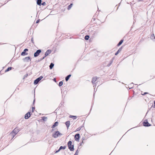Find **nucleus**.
I'll return each mask as SVG.
<instances>
[{"label":"nucleus","mask_w":155,"mask_h":155,"mask_svg":"<svg viewBox=\"0 0 155 155\" xmlns=\"http://www.w3.org/2000/svg\"><path fill=\"white\" fill-rule=\"evenodd\" d=\"M68 148L71 151H73L74 150V145L72 144V142L69 141L68 143Z\"/></svg>","instance_id":"nucleus-1"},{"label":"nucleus","mask_w":155,"mask_h":155,"mask_svg":"<svg viewBox=\"0 0 155 155\" xmlns=\"http://www.w3.org/2000/svg\"><path fill=\"white\" fill-rule=\"evenodd\" d=\"M62 135V134L60 133L58 131H56L53 134L52 137L54 138H56L60 135Z\"/></svg>","instance_id":"nucleus-2"},{"label":"nucleus","mask_w":155,"mask_h":155,"mask_svg":"<svg viewBox=\"0 0 155 155\" xmlns=\"http://www.w3.org/2000/svg\"><path fill=\"white\" fill-rule=\"evenodd\" d=\"M143 124L145 127H149L151 126V124L148 122L147 120H145L143 122Z\"/></svg>","instance_id":"nucleus-3"},{"label":"nucleus","mask_w":155,"mask_h":155,"mask_svg":"<svg viewBox=\"0 0 155 155\" xmlns=\"http://www.w3.org/2000/svg\"><path fill=\"white\" fill-rule=\"evenodd\" d=\"M51 51L50 50H48L45 53V56L43 57L42 59H44L48 55L51 53Z\"/></svg>","instance_id":"nucleus-4"},{"label":"nucleus","mask_w":155,"mask_h":155,"mask_svg":"<svg viewBox=\"0 0 155 155\" xmlns=\"http://www.w3.org/2000/svg\"><path fill=\"white\" fill-rule=\"evenodd\" d=\"M31 114L29 112L26 114L25 116V118L26 119H28L31 116Z\"/></svg>","instance_id":"nucleus-5"},{"label":"nucleus","mask_w":155,"mask_h":155,"mask_svg":"<svg viewBox=\"0 0 155 155\" xmlns=\"http://www.w3.org/2000/svg\"><path fill=\"white\" fill-rule=\"evenodd\" d=\"M20 131L18 127L15 128L12 131L13 132H14L17 134Z\"/></svg>","instance_id":"nucleus-6"},{"label":"nucleus","mask_w":155,"mask_h":155,"mask_svg":"<svg viewBox=\"0 0 155 155\" xmlns=\"http://www.w3.org/2000/svg\"><path fill=\"white\" fill-rule=\"evenodd\" d=\"M41 52V50H37L36 52L34 54V56L35 57H36L38 56L39 54Z\"/></svg>","instance_id":"nucleus-7"},{"label":"nucleus","mask_w":155,"mask_h":155,"mask_svg":"<svg viewBox=\"0 0 155 155\" xmlns=\"http://www.w3.org/2000/svg\"><path fill=\"white\" fill-rule=\"evenodd\" d=\"M28 49H24V51L21 53V55L25 56L26 55H27L28 53H26V52L28 51Z\"/></svg>","instance_id":"nucleus-8"},{"label":"nucleus","mask_w":155,"mask_h":155,"mask_svg":"<svg viewBox=\"0 0 155 155\" xmlns=\"http://www.w3.org/2000/svg\"><path fill=\"white\" fill-rule=\"evenodd\" d=\"M97 79V78L96 77H93L92 78L91 82L93 84H94L96 81Z\"/></svg>","instance_id":"nucleus-9"},{"label":"nucleus","mask_w":155,"mask_h":155,"mask_svg":"<svg viewBox=\"0 0 155 155\" xmlns=\"http://www.w3.org/2000/svg\"><path fill=\"white\" fill-rule=\"evenodd\" d=\"M65 148V147H62V146H61L59 149L57 150L55 152V153H57L60 151V150L61 149H64Z\"/></svg>","instance_id":"nucleus-10"},{"label":"nucleus","mask_w":155,"mask_h":155,"mask_svg":"<svg viewBox=\"0 0 155 155\" xmlns=\"http://www.w3.org/2000/svg\"><path fill=\"white\" fill-rule=\"evenodd\" d=\"M58 124V122H55L54 125L52 126V128L55 127L56 126H57Z\"/></svg>","instance_id":"nucleus-11"},{"label":"nucleus","mask_w":155,"mask_h":155,"mask_svg":"<svg viewBox=\"0 0 155 155\" xmlns=\"http://www.w3.org/2000/svg\"><path fill=\"white\" fill-rule=\"evenodd\" d=\"M10 134L11 136L12 137V138H13L16 134L14 132H13L12 131V132L10 133Z\"/></svg>","instance_id":"nucleus-12"},{"label":"nucleus","mask_w":155,"mask_h":155,"mask_svg":"<svg viewBox=\"0 0 155 155\" xmlns=\"http://www.w3.org/2000/svg\"><path fill=\"white\" fill-rule=\"evenodd\" d=\"M122 47H121L120 48H119L118 51L115 54V55H117L122 50Z\"/></svg>","instance_id":"nucleus-13"},{"label":"nucleus","mask_w":155,"mask_h":155,"mask_svg":"<svg viewBox=\"0 0 155 155\" xmlns=\"http://www.w3.org/2000/svg\"><path fill=\"white\" fill-rule=\"evenodd\" d=\"M71 74H69L67 76V77H66L65 78V80L66 81H67L71 77Z\"/></svg>","instance_id":"nucleus-14"},{"label":"nucleus","mask_w":155,"mask_h":155,"mask_svg":"<svg viewBox=\"0 0 155 155\" xmlns=\"http://www.w3.org/2000/svg\"><path fill=\"white\" fill-rule=\"evenodd\" d=\"M65 124L68 128L70 126V121H68L65 123Z\"/></svg>","instance_id":"nucleus-15"},{"label":"nucleus","mask_w":155,"mask_h":155,"mask_svg":"<svg viewBox=\"0 0 155 155\" xmlns=\"http://www.w3.org/2000/svg\"><path fill=\"white\" fill-rule=\"evenodd\" d=\"M41 0H37V4L39 5H41Z\"/></svg>","instance_id":"nucleus-16"},{"label":"nucleus","mask_w":155,"mask_h":155,"mask_svg":"<svg viewBox=\"0 0 155 155\" xmlns=\"http://www.w3.org/2000/svg\"><path fill=\"white\" fill-rule=\"evenodd\" d=\"M25 60H26L27 61H31L30 58L29 57H26L25 58Z\"/></svg>","instance_id":"nucleus-17"},{"label":"nucleus","mask_w":155,"mask_h":155,"mask_svg":"<svg viewBox=\"0 0 155 155\" xmlns=\"http://www.w3.org/2000/svg\"><path fill=\"white\" fill-rule=\"evenodd\" d=\"M12 68L11 67H8L6 70L5 71V72H7L11 70L12 69Z\"/></svg>","instance_id":"nucleus-18"},{"label":"nucleus","mask_w":155,"mask_h":155,"mask_svg":"<svg viewBox=\"0 0 155 155\" xmlns=\"http://www.w3.org/2000/svg\"><path fill=\"white\" fill-rule=\"evenodd\" d=\"M73 5V4H71L70 5H69L68 7V8H67V9L68 10H69L71 8V7H72Z\"/></svg>","instance_id":"nucleus-19"},{"label":"nucleus","mask_w":155,"mask_h":155,"mask_svg":"<svg viewBox=\"0 0 155 155\" xmlns=\"http://www.w3.org/2000/svg\"><path fill=\"white\" fill-rule=\"evenodd\" d=\"M39 82V80H38V79L37 78L36 79L35 81H34V83L35 84H37L38 82Z\"/></svg>","instance_id":"nucleus-20"},{"label":"nucleus","mask_w":155,"mask_h":155,"mask_svg":"<svg viewBox=\"0 0 155 155\" xmlns=\"http://www.w3.org/2000/svg\"><path fill=\"white\" fill-rule=\"evenodd\" d=\"M123 40H121L120 41V42L118 43V44H117V46H119L120 45L122 44V43H123Z\"/></svg>","instance_id":"nucleus-21"},{"label":"nucleus","mask_w":155,"mask_h":155,"mask_svg":"<svg viewBox=\"0 0 155 155\" xmlns=\"http://www.w3.org/2000/svg\"><path fill=\"white\" fill-rule=\"evenodd\" d=\"M54 66V64L53 63H51L50 64V65L49 66V67H50V69H52L53 67Z\"/></svg>","instance_id":"nucleus-22"},{"label":"nucleus","mask_w":155,"mask_h":155,"mask_svg":"<svg viewBox=\"0 0 155 155\" xmlns=\"http://www.w3.org/2000/svg\"><path fill=\"white\" fill-rule=\"evenodd\" d=\"M148 94V93H147V92H144V93H143L142 91L141 92V94L142 95H145L147 94Z\"/></svg>","instance_id":"nucleus-23"},{"label":"nucleus","mask_w":155,"mask_h":155,"mask_svg":"<svg viewBox=\"0 0 155 155\" xmlns=\"http://www.w3.org/2000/svg\"><path fill=\"white\" fill-rule=\"evenodd\" d=\"M63 82L62 81H60L58 85H59V86L60 87V86H61L63 85Z\"/></svg>","instance_id":"nucleus-24"},{"label":"nucleus","mask_w":155,"mask_h":155,"mask_svg":"<svg viewBox=\"0 0 155 155\" xmlns=\"http://www.w3.org/2000/svg\"><path fill=\"white\" fill-rule=\"evenodd\" d=\"M89 38V35H86L85 37V39L86 40H88Z\"/></svg>","instance_id":"nucleus-25"},{"label":"nucleus","mask_w":155,"mask_h":155,"mask_svg":"<svg viewBox=\"0 0 155 155\" xmlns=\"http://www.w3.org/2000/svg\"><path fill=\"white\" fill-rule=\"evenodd\" d=\"M70 118L73 117L74 119H76L77 118L76 116H70Z\"/></svg>","instance_id":"nucleus-26"},{"label":"nucleus","mask_w":155,"mask_h":155,"mask_svg":"<svg viewBox=\"0 0 155 155\" xmlns=\"http://www.w3.org/2000/svg\"><path fill=\"white\" fill-rule=\"evenodd\" d=\"M43 78V77L42 76H41L39 77L37 79H38L39 81H40Z\"/></svg>","instance_id":"nucleus-27"},{"label":"nucleus","mask_w":155,"mask_h":155,"mask_svg":"<svg viewBox=\"0 0 155 155\" xmlns=\"http://www.w3.org/2000/svg\"><path fill=\"white\" fill-rule=\"evenodd\" d=\"M74 138L75 140H78V134L75 135Z\"/></svg>","instance_id":"nucleus-28"},{"label":"nucleus","mask_w":155,"mask_h":155,"mask_svg":"<svg viewBox=\"0 0 155 155\" xmlns=\"http://www.w3.org/2000/svg\"><path fill=\"white\" fill-rule=\"evenodd\" d=\"M35 107H32V112H33L35 110Z\"/></svg>","instance_id":"nucleus-29"},{"label":"nucleus","mask_w":155,"mask_h":155,"mask_svg":"<svg viewBox=\"0 0 155 155\" xmlns=\"http://www.w3.org/2000/svg\"><path fill=\"white\" fill-rule=\"evenodd\" d=\"M39 21H40V20L39 19L38 20H37V21H36V23H38L39 22Z\"/></svg>","instance_id":"nucleus-30"},{"label":"nucleus","mask_w":155,"mask_h":155,"mask_svg":"<svg viewBox=\"0 0 155 155\" xmlns=\"http://www.w3.org/2000/svg\"><path fill=\"white\" fill-rule=\"evenodd\" d=\"M45 2H43L42 4V5H45Z\"/></svg>","instance_id":"nucleus-31"},{"label":"nucleus","mask_w":155,"mask_h":155,"mask_svg":"<svg viewBox=\"0 0 155 155\" xmlns=\"http://www.w3.org/2000/svg\"><path fill=\"white\" fill-rule=\"evenodd\" d=\"M77 151H78V150H77L76 151V152L74 154V155H77Z\"/></svg>","instance_id":"nucleus-32"},{"label":"nucleus","mask_w":155,"mask_h":155,"mask_svg":"<svg viewBox=\"0 0 155 155\" xmlns=\"http://www.w3.org/2000/svg\"><path fill=\"white\" fill-rule=\"evenodd\" d=\"M154 107L155 106V101H154Z\"/></svg>","instance_id":"nucleus-33"},{"label":"nucleus","mask_w":155,"mask_h":155,"mask_svg":"<svg viewBox=\"0 0 155 155\" xmlns=\"http://www.w3.org/2000/svg\"><path fill=\"white\" fill-rule=\"evenodd\" d=\"M78 139L79 138V134H78Z\"/></svg>","instance_id":"nucleus-34"},{"label":"nucleus","mask_w":155,"mask_h":155,"mask_svg":"<svg viewBox=\"0 0 155 155\" xmlns=\"http://www.w3.org/2000/svg\"><path fill=\"white\" fill-rule=\"evenodd\" d=\"M43 118H45V119H46L47 118L46 117H42Z\"/></svg>","instance_id":"nucleus-35"},{"label":"nucleus","mask_w":155,"mask_h":155,"mask_svg":"<svg viewBox=\"0 0 155 155\" xmlns=\"http://www.w3.org/2000/svg\"><path fill=\"white\" fill-rule=\"evenodd\" d=\"M1 44V43H0V44Z\"/></svg>","instance_id":"nucleus-36"}]
</instances>
